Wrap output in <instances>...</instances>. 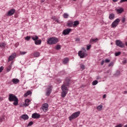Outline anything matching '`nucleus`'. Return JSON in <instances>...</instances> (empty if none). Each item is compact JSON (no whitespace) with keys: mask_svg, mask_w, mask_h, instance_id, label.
I'll list each match as a JSON object with an SVG mask.
<instances>
[{"mask_svg":"<svg viewBox=\"0 0 127 127\" xmlns=\"http://www.w3.org/2000/svg\"><path fill=\"white\" fill-rule=\"evenodd\" d=\"M8 100L9 102H14L13 103V105H14V106H17L18 105V98H17V97L14 94H9Z\"/></svg>","mask_w":127,"mask_h":127,"instance_id":"obj_1","label":"nucleus"},{"mask_svg":"<svg viewBox=\"0 0 127 127\" xmlns=\"http://www.w3.org/2000/svg\"><path fill=\"white\" fill-rule=\"evenodd\" d=\"M70 86V79L65 78V82L62 85L61 89L62 91L67 92L68 88L67 87Z\"/></svg>","mask_w":127,"mask_h":127,"instance_id":"obj_2","label":"nucleus"},{"mask_svg":"<svg viewBox=\"0 0 127 127\" xmlns=\"http://www.w3.org/2000/svg\"><path fill=\"white\" fill-rule=\"evenodd\" d=\"M78 55L81 59L85 58L88 55L85 48H82V50L78 52Z\"/></svg>","mask_w":127,"mask_h":127,"instance_id":"obj_3","label":"nucleus"},{"mask_svg":"<svg viewBox=\"0 0 127 127\" xmlns=\"http://www.w3.org/2000/svg\"><path fill=\"white\" fill-rule=\"evenodd\" d=\"M58 42V39L55 37H51L47 40L48 44L52 45V44H56Z\"/></svg>","mask_w":127,"mask_h":127,"instance_id":"obj_4","label":"nucleus"},{"mask_svg":"<svg viewBox=\"0 0 127 127\" xmlns=\"http://www.w3.org/2000/svg\"><path fill=\"white\" fill-rule=\"evenodd\" d=\"M80 111H78L73 113L72 115L69 117V121H72V120L77 119V118H78V117L80 116Z\"/></svg>","mask_w":127,"mask_h":127,"instance_id":"obj_5","label":"nucleus"},{"mask_svg":"<svg viewBox=\"0 0 127 127\" xmlns=\"http://www.w3.org/2000/svg\"><path fill=\"white\" fill-rule=\"evenodd\" d=\"M116 44L117 46H119V47H121V48H124V47H125V44H124L123 42L120 40H116Z\"/></svg>","mask_w":127,"mask_h":127,"instance_id":"obj_6","label":"nucleus"},{"mask_svg":"<svg viewBox=\"0 0 127 127\" xmlns=\"http://www.w3.org/2000/svg\"><path fill=\"white\" fill-rule=\"evenodd\" d=\"M120 19H116L112 24L111 26L113 28L115 27H117L118 26V24H119V22H120Z\"/></svg>","mask_w":127,"mask_h":127,"instance_id":"obj_7","label":"nucleus"},{"mask_svg":"<svg viewBox=\"0 0 127 127\" xmlns=\"http://www.w3.org/2000/svg\"><path fill=\"white\" fill-rule=\"evenodd\" d=\"M51 92H52V86H49L47 88L46 96H50Z\"/></svg>","mask_w":127,"mask_h":127,"instance_id":"obj_8","label":"nucleus"},{"mask_svg":"<svg viewBox=\"0 0 127 127\" xmlns=\"http://www.w3.org/2000/svg\"><path fill=\"white\" fill-rule=\"evenodd\" d=\"M71 31H72V29L67 28L63 31V34L64 35H68V34H69Z\"/></svg>","mask_w":127,"mask_h":127,"instance_id":"obj_9","label":"nucleus"},{"mask_svg":"<svg viewBox=\"0 0 127 127\" xmlns=\"http://www.w3.org/2000/svg\"><path fill=\"white\" fill-rule=\"evenodd\" d=\"M43 112H47L48 111V104L47 103L44 104L42 106Z\"/></svg>","mask_w":127,"mask_h":127,"instance_id":"obj_10","label":"nucleus"},{"mask_svg":"<svg viewBox=\"0 0 127 127\" xmlns=\"http://www.w3.org/2000/svg\"><path fill=\"white\" fill-rule=\"evenodd\" d=\"M14 12H15V9H11L8 11L7 15V16H11V15H13V14H14Z\"/></svg>","mask_w":127,"mask_h":127,"instance_id":"obj_11","label":"nucleus"},{"mask_svg":"<svg viewBox=\"0 0 127 127\" xmlns=\"http://www.w3.org/2000/svg\"><path fill=\"white\" fill-rule=\"evenodd\" d=\"M32 119H39L40 118V115L38 113H34L32 115Z\"/></svg>","mask_w":127,"mask_h":127,"instance_id":"obj_12","label":"nucleus"},{"mask_svg":"<svg viewBox=\"0 0 127 127\" xmlns=\"http://www.w3.org/2000/svg\"><path fill=\"white\" fill-rule=\"evenodd\" d=\"M73 23L74 22H73V21H68L67 23V26L68 27H72V26L73 27Z\"/></svg>","mask_w":127,"mask_h":127,"instance_id":"obj_13","label":"nucleus"},{"mask_svg":"<svg viewBox=\"0 0 127 127\" xmlns=\"http://www.w3.org/2000/svg\"><path fill=\"white\" fill-rule=\"evenodd\" d=\"M21 119L26 121V120H28L29 119V117L26 114H24L20 117Z\"/></svg>","mask_w":127,"mask_h":127,"instance_id":"obj_14","label":"nucleus"},{"mask_svg":"<svg viewBox=\"0 0 127 127\" xmlns=\"http://www.w3.org/2000/svg\"><path fill=\"white\" fill-rule=\"evenodd\" d=\"M12 82L13 84H16L19 83V79L16 78H13L12 79Z\"/></svg>","mask_w":127,"mask_h":127,"instance_id":"obj_15","label":"nucleus"},{"mask_svg":"<svg viewBox=\"0 0 127 127\" xmlns=\"http://www.w3.org/2000/svg\"><path fill=\"white\" fill-rule=\"evenodd\" d=\"M29 102H30L29 99H26L25 101V104H24V106H25V107H28V106H29Z\"/></svg>","mask_w":127,"mask_h":127,"instance_id":"obj_16","label":"nucleus"},{"mask_svg":"<svg viewBox=\"0 0 127 127\" xmlns=\"http://www.w3.org/2000/svg\"><path fill=\"white\" fill-rule=\"evenodd\" d=\"M116 11H117V13L121 14L122 12H124V8H121L119 9H116Z\"/></svg>","mask_w":127,"mask_h":127,"instance_id":"obj_17","label":"nucleus"},{"mask_svg":"<svg viewBox=\"0 0 127 127\" xmlns=\"http://www.w3.org/2000/svg\"><path fill=\"white\" fill-rule=\"evenodd\" d=\"M31 94H32V92L28 90V91H27L26 93L24 94V97H27V96H29V95H31Z\"/></svg>","mask_w":127,"mask_h":127,"instance_id":"obj_18","label":"nucleus"},{"mask_svg":"<svg viewBox=\"0 0 127 127\" xmlns=\"http://www.w3.org/2000/svg\"><path fill=\"white\" fill-rule=\"evenodd\" d=\"M14 57H15V54L11 55L9 57L8 61H11V60H13V59H14Z\"/></svg>","mask_w":127,"mask_h":127,"instance_id":"obj_19","label":"nucleus"},{"mask_svg":"<svg viewBox=\"0 0 127 127\" xmlns=\"http://www.w3.org/2000/svg\"><path fill=\"white\" fill-rule=\"evenodd\" d=\"M67 93H68L67 91H62V97L63 98H65V97H66V95H67Z\"/></svg>","mask_w":127,"mask_h":127,"instance_id":"obj_20","label":"nucleus"},{"mask_svg":"<svg viewBox=\"0 0 127 127\" xmlns=\"http://www.w3.org/2000/svg\"><path fill=\"white\" fill-rule=\"evenodd\" d=\"M35 44L36 45H40V44H41V40H37L35 41Z\"/></svg>","mask_w":127,"mask_h":127,"instance_id":"obj_21","label":"nucleus"},{"mask_svg":"<svg viewBox=\"0 0 127 127\" xmlns=\"http://www.w3.org/2000/svg\"><path fill=\"white\" fill-rule=\"evenodd\" d=\"M99 40V39L96 38V39H91L90 40V43H93L94 42H97Z\"/></svg>","mask_w":127,"mask_h":127,"instance_id":"obj_22","label":"nucleus"},{"mask_svg":"<svg viewBox=\"0 0 127 127\" xmlns=\"http://www.w3.org/2000/svg\"><path fill=\"white\" fill-rule=\"evenodd\" d=\"M32 39L34 40V41H36V40H38V36L35 35V36H32L31 37Z\"/></svg>","mask_w":127,"mask_h":127,"instance_id":"obj_23","label":"nucleus"},{"mask_svg":"<svg viewBox=\"0 0 127 127\" xmlns=\"http://www.w3.org/2000/svg\"><path fill=\"white\" fill-rule=\"evenodd\" d=\"M33 55L34 57H39V53L37 52H35L33 54H31V55Z\"/></svg>","mask_w":127,"mask_h":127,"instance_id":"obj_24","label":"nucleus"},{"mask_svg":"<svg viewBox=\"0 0 127 127\" xmlns=\"http://www.w3.org/2000/svg\"><path fill=\"white\" fill-rule=\"evenodd\" d=\"M109 18L111 20L114 19V18H115V14L114 13L110 14Z\"/></svg>","mask_w":127,"mask_h":127,"instance_id":"obj_25","label":"nucleus"},{"mask_svg":"<svg viewBox=\"0 0 127 127\" xmlns=\"http://www.w3.org/2000/svg\"><path fill=\"white\" fill-rule=\"evenodd\" d=\"M69 62V59L67 58H65L63 61L64 64H67Z\"/></svg>","mask_w":127,"mask_h":127,"instance_id":"obj_26","label":"nucleus"},{"mask_svg":"<svg viewBox=\"0 0 127 127\" xmlns=\"http://www.w3.org/2000/svg\"><path fill=\"white\" fill-rule=\"evenodd\" d=\"M79 24V21H75L73 22V27H76Z\"/></svg>","mask_w":127,"mask_h":127,"instance_id":"obj_27","label":"nucleus"},{"mask_svg":"<svg viewBox=\"0 0 127 127\" xmlns=\"http://www.w3.org/2000/svg\"><path fill=\"white\" fill-rule=\"evenodd\" d=\"M63 17L64 18H68V17H69V14L68 13H64L63 14Z\"/></svg>","mask_w":127,"mask_h":127,"instance_id":"obj_28","label":"nucleus"},{"mask_svg":"<svg viewBox=\"0 0 127 127\" xmlns=\"http://www.w3.org/2000/svg\"><path fill=\"white\" fill-rule=\"evenodd\" d=\"M6 45V44H5V43H4V42H2L1 44H0V47L1 48H2V47H5Z\"/></svg>","mask_w":127,"mask_h":127,"instance_id":"obj_29","label":"nucleus"},{"mask_svg":"<svg viewBox=\"0 0 127 127\" xmlns=\"http://www.w3.org/2000/svg\"><path fill=\"white\" fill-rule=\"evenodd\" d=\"M102 109H103V105H99L97 107L98 111H102Z\"/></svg>","mask_w":127,"mask_h":127,"instance_id":"obj_30","label":"nucleus"},{"mask_svg":"<svg viewBox=\"0 0 127 127\" xmlns=\"http://www.w3.org/2000/svg\"><path fill=\"white\" fill-rule=\"evenodd\" d=\"M97 84H98V80H94L92 82L93 86H95Z\"/></svg>","mask_w":127,"mask_h":127,"instance_id":"obj_31","label":"nucleus"},{"mask_svg":"<svg viewBox=\"0 0 127 127\" xmlns=\"http://www.w3.org/2000/svg\"><path fill=\"white\" fill-rule=\"evenodd\" d=\"M12 67V65H10L8 66V67L7 68V72H9V71H10L11 67Z\"/></svg>","mask_w":127,"mask_h":127,"instance_id":"obj_32","label":"nucleus"},{"mask_svg":"<svg viewBox=\"0 0 127 127\" xmlns=\"http://www.w3.org/2000/svg\"><path fill=\"white\" fill-rule=\"evenodd\" d=\"M56 49H57V50H60V49H61V47L60 46V45H58L56 47Z\"/></svg>","mask_w":127,"mask_h":127,"instance_id":"obj_33","label":"nucleus"},{"mask_svg":"<svg viewBox=\"0 0 127 127\" xmlns=\"http://www.w3.org/2000/svg\"><path fill=\"white\" fill-rule=\"evenodd\" d=\"M121 52H118L115 53V56H119V55H121Z\"/></svg>","mask_w":127,"mask_h":127,"instance_id":"obj_34","label":"nucleus"},{"mask_svg":"<svg viewBox=\"0 0 127 127\" xmlns=\"http://www.w3.org/2000/svg\"><path fill=\"white\" fill-rule=\"evenodd\" d=\"M33 125V122L32 121H30L28 124V127H31Z\"/></svg>","mask_w":127,"mask_h":127,"instance_id":"obj_35","label":"nucleus"},{"mask_svg":"<svg viewBox=\"0 0 127 127\" xmlns=\"http://www.w3.org/2000/svg\"><path fill=\"white\" fill-rule=\"evenodd\" d=\"M104 62H105V63H110V62H111V61L109 59H106L104 61Z\"/></svg>","mask_w":127,"mask_h":127,"instance_id":"obj_36","label":"nucleus"},{"mask_svg":"<svg viewBox=\"0 0 127 127\" xmlns=\"http://www.w3.org/2000/svg\"><path fill=\"white\" fill-rule=\"evenodd\" d=\"M113 66H114V63L111 62L109 64L108 67H113Z\"/></svg>","mask_w":127,"mask_h":127,"instance_id":"obj_37","label":"nucleus"},{"mask_svg":"<svg viewBox=\"0 0 127 127\" xmlns=\"http://www.w3.org/2000/svg\"><path fill=\"white\" fill-rule=\"evenodd\" d=\"M80 68H81V69H82V70H84V69H85V65L83 64H81Z\"/></svg>","mask_w":127,"mask_h":127,"instance_id":"obj_38","label":"nucleus"},{"mask_svg":"<svg viewBox=\"0 0 127 127\" xmlns=\"http://www.w3.org/2000/svg\"><path fill=\"white\" fill-rule=\"evenodd\" d=\"M20 55H24L25 54H26V52H20Z\"/></svg>","mask_w":127,"mask_h":127,"instance_id":"obj_39","label":"nucleus"},{"mask_svg":"<svg viewBox=\"0 0 127 127\" xmlns=\"http://www.w3.org/2000/svg\"><path fill=\"white\" fill-rule=\"evenodd\" d=\"M26 40H27V41H29V40H30V36H27L25 38Z\"/></svg>","mask_w":127,"mask_h":127,"instance_id":"obj_40","label":"nucleus"},{"mask_svg":"<svg viewBox=\"0 0 127 127\" xmlns=\"http://www.w3.org/2000/svg\"><path fill=\"white\" fill-rule=\"evenodd\" d=\"M87 50H90L91 49V45L89 46H87Z\"/></svg>","mask_w":127,"mask_h":127,"instance_id":"obj_41","label":"nucleus"},{"mask_svg":"<svg viewBox=\"0 0 127 127\" xmlns=\"http://www.w3.org/2000/svg\"><path fill=\"white\" fill-rule=\"evenodd\" d=\"M3 70V66H1L0 67V73H1V72H2Z\"/></svg>","mask_w":127,"mask_h":127,"instance_id":"obj_42","label":"nucleus"},{"mask_svg":"<svg viewBox=\"0 0 127 127\" xmlns=\"http://www.w3.org/2000/svg\"><path fill=\"white\" fill-rule=\"evenodd\" d=\"M76 42H80V38H77L75 39Z\"/></svg>","mask_w":127,"mask_h":127,"instance_id":"obj_43","label":"nucleus"},{"mask_svg":"<svg viewBox=\"0 0 127 127\" xmlns=\"http://www.w3.org/2000/svg\"><path fill=\"white\" fill-rule=\"evenodd\" d=\"M126 1H127V0H121L120 3H122V2H125Z\"/></svg>","mask_w":127,"mask_h":127,"instance_id":"obj_44","label":"nucleus"},{"mask_svg":"<svg viewBox=\"0 0 127 127\" xmlns=\"http://www.w3.org/2000/svg\"><path fill=\"white\" fill-rule=\"evenodd\" d=\"M125 21H126V18L123 17L122 19V22L124 23H125Z\"/></svg>","mask_w":127,"mask_h":127,"instance_id":"obj_45","label":"nucleus"},{"mask_svg":"<svg viewBox=\"0 0 127 127\" xmlns=\"http://www.w3.org/2000/svg\"><path fill=\"white\" fill-rule=\"evenodd\" d=\"M122 63H123V64H126V63H127V60H124L123 61Z\"/></svg>","mask_w":127,"mask_h":127,"instance_id":"obj_46","label":"nucleus"},{"mask_svg":"<svg viewBox=\"0 0 127 127\" xmlns=\"http://www.w3.org/2000/svg\"><path fill=\"white\" fill-rule=\"evenodd\" d=\"M106 98H107V95L106 94H104L103 96V99H106Z\"/></svg>","mask_w":127,"mask_h":127,"instance_id":"obj_47","label":"nucleus"},{"mask_svg":"<svg viewBox=\"0 0 127 127\" xmlns=\"http://www.w3.org/2000/svg\"><path fill=\"white\" fill-rule=\"evenodd\" d=\"M104 63H105V61L102 60V62H101V64L102 65H104Z\"/></svg>","mask_w":127,"mask_h":127,"instance_id":"obj_48","label":"nucleus"},{"mask_svg":"<svg viewBox=\"0 0 127 127\" xmlns=\"http://www.w3.org/2000/svg\"><path fill=\"white\" fill-rule=\"evenodd\" d=\"M116 127H122V124H119L117 125Z\"/></svg>","mask_w":127,"mask_h":127,"instance_id":"obj_49","label":"nucleus"},{"mask_svg":"<svg viewBox=\"0 0 127 127\" xmlns=\"http://www.w3.org/2000/svg\"><path fill=\"white\" fill-rule=\"evenodd\" d=\"M96 79H97V80H99V79H101V77L98 76H97Z\"/></svg>","mask_w":127,"mask_h":127,"instance_id":"obj_50","label":"nucleus"},{"mask_svg":"<svg viewBox=\"0 0 127 127\" xmlns=\"http://www.w3.org/2000/svg\"><path fill=\"white\" fill-rule=\"evenodd\" d=\"M117 75H120V71H117L116 72Z\"/></svg>","mask_w":127,"mask_h":127,"instance_id":"obj_51","label":"nucleus"},{"mask_svg":"<svg viewBox=\"0 0 127 127\" xmlns=\"http://www.w3.org/2000/svg\"><path fill=\"white\" fill-rule=\"evenodd\" d=\"M114 2H116V1H118L119 0H113Z\"/></svg>","mask_w":127,"mask_h":127,"instance_id":"obj_52","label":"nucleus"},{"mask_svg":"<svg viewBox=\"0 0 127 127\" xmlns=\"http://www.w3.org/2000/svg\"><path fill=\"white\" fill-rule=\"evenodd\" d=\"M3 99L1 97H0V101H2Z\"/></svg>","mask_w":127,"mask_h":127,"instance_id":"obj_53","label":"nucleus"},{"mask_svg":"<svg viewBox=\"0 0 127 127\" xmlns=\"http://www.w3.org/2000/svg\"><path fill=\"white\" fill-rule=\"evenodd\" d=\"M124 93H125V94H127V91H125L124 92Z\"/></svg>","mask_w":127,"mask_h":127,"instance_id":"obj_54","label":"nucleus"},{"mask_svg":"<svg viewBox=\"0 0 127 127\" xmlns=\"http://www.w3.org/2000/svg\"><path fill=\"white\" fill-rule=\"evenodd\" d=\"M59 82H60V83H61V80L59 79Z\"/></svg>","mask_w":127,"mask_h":127,"instance_id":"obj_55","label":"nucleus"},{"mask_svg":"<svg viewBox=\"0 0 127 127\" xmlns=\"http://www.w3.org/2000/svg\"><path fill=\"white\" fill-rule=\"evenodd\" d=\"M41 1H42V2H44V0H42Z\"/></svg>","mask_w":127,"mask_h":127,"instance_id":"obj_56","label":"nucleus"},{"mask_svg":"<svg viewBox=\"0 0 127 127\" xmlns=\"http://www.w3.org/2000/svg\"><path fill=\"white\" fill-rule=\"evenodd\" d=\"M125 44H126V46H127V42H126Z\"/></svg>","mask_w":127,"mask_h":127,"instance_id":"obj_57","label":"nucleus"},{"mask_svg":"<svg viewBox=\"0 0 127 127\" xmlns=\"http://www.w3.org/2000/svg\"><path fill=\"white\" fill-rule=\"evenodd\" d=\"M124 127H127V125H125Z\"/></svg>","mask_w":127,"mask_h":127,"instance_id":"obj_58","label":"nucleus"},{"mask_svg":"<svg viewBox=\"0 0 127 127\" xmlns=\"http://www.w3.org/2000/svg\"><path fill=\"white\" fill-rule=\"evenodd\" d=\"M73 0L74 1H75V0Z\"/></svg>","mask_w":127,"mask_h":127,"instance_id":"obj_59","label":"nucleus"},{"mask_svg":"<svg viewBox=\"0 0 127 127\" xmlns=\"http://www.w3.org/2000/svg\"><path fill=\"white\" fill-rule=\"evenodd\" d=\"M57 22H59L58 20H57Z\"/></svg>","mask_w":127,"mask_h":127,"instance_id":"obj_60","label":"nucleus"}]
</instances>
